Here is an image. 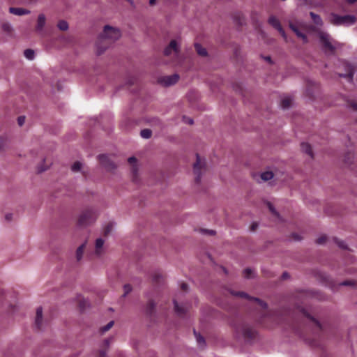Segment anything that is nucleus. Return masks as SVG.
Masks as SVG:
<instances>
[{"label":"nucleus","instance_id":"79ce46f5","mask_svg":"<svg viewBox=\"0 0 357 357\" xmlns=\"http://www.w3.org/2000/svg\"><path fill=\"white\" fill-rule=\"evenodd\" d=\"M162 275L160 273H155L153 276V281L155 283L160 282Z\"/></svg>","mask_w":357,"mask_h":357},{"label":"nucleus","instance_id":"bf43d9fd","mask_svg":"<svg viewBox=\"0 0 357 357\" xmlns=\"http://www.w3.org/2000/svg\"><path fill=\"white\" fill-rule=\"evenodd\" d=\"M109 340H107H107H105L104 341V344H105V347H108V346H109Z\"/></svg>","mask_w":357,"mask_h":357},{"label":"nucleus","instance_id":"69168bd1","mask_svg":"<svg viewBox=\"0 0 357 357\" xmlns=\"http://www.w3.org/2000/svg\"><path fill=\"white\" fill-rule=\"evenodd\" d=\"M223 270H224L225 273H227L226 269L225 268H223Z\"/></svg>","mask_w":357,"mask_h":357},{"label":"nucleus","instance_id":"603ef678","mask_svg":"<svg viewBox=\"0 0 357 357\" xmlns=\"http://www.w3.org/2000/svg\"><path fill=\"white\" fill-rule=\"evenodd\" d=\"M181 288L183 291H187L188 287V284H185V283H182L181 285Z\"/></svg>","mask_w":357,"mask_h":357},{"label":"nucleus","instance_id":"2f4dec72","mask_svg":"<svg viewBox=\"0 0 357 357\" xmlns=\"http://www.w3.org/2000/svg\"><path fill=\"white\" fill-rule=\"evenodd\" d=\"M114 321H109L106 326H105L100 328V333L102 334H103L104 333L109 331L114 326Z\"/></svg>","mask_w":357,"mask_h":357},{"label":"nucleus","instance_id":"de8ad7c7","mask_svg":"<svg viewBox=\"0 0 357 357\" xmlns=\"http://www.w3.org/2000/svg\"><path fill=\"white\" fill-rule=\"evenodd\" d=\"M6 144V139L3 137L0 138V151H1Z\"/></svg>","mask_w":357,"mask_h":357},{"label":"nucleus","instance_id":"a878e982","mask_svg":"<svg viewBox=\"0 0 357 357\" xmlns=\"http://www.w3.org/2000/svg\"><path fill=\"white\" fill-rule=\"evenodd\" d=\"M84 248H85V244L84 243V244L81 245L77 248V252H76V257H77V261H79L82 259Z\"/></svg>","mask_w":357,"mask_h":357},{"label":"nucleus","instance_id":"423d86ee","mask_svg":"<svg viewBox=\"0 0 357 357\" xmlns=\"http://www.w3.org/2000/svg\"><path fill=\"white\" fill-rule=\"evenodd\" d=\"M236 331L237 333H241L243 337L248 340H251L256 336V331L254 328L245 324L237 326Z\"/></svg>","mask_w":357,"mask_h":357},{"label":"nucleus","instance_id":"ea45409f","mask_svg":"<svg viewBox=\"0 0 357 357\" xmlns=\"http://www.w3.org/2000/svg\"><path fill=\"white\" fill-rule=\"evenodd\" d=\"M326 236H321L320 237H319L317 240H316V243L319 245H322L324 244V243H326Z\"/></svg>","mask_w":357,"mask_h":357},{"label":"nucleus","instance_id":"052dcab7","mask_svg":"<svg viewBox=\"0 0 357 357\" xmlns=\"http://www.w3.org/2000/svg\"><path fill=\"white\" fill-rule=\"evenodd\" d=\"M155 1H156V0H149V3L151 5H154Z\"/></svg>","mask_w":357,"mask_h":357},{"label":"nucleus","instance_id":"5701e85b","mask_svg":"<svg viewBox=\"0 0 357 357\" xmlns=\"http://www.w3.org/2000/svg\"><path fill=\"white\" fill-rule=\"evenodd\" d=\"M195 48L197 54L202 56H205L207 55V51L205 48L202 47V46L198 43L195 44Z\"/></svg>","mask_w":357,"mask_h":357},{"label":"nucleus","instance_id":"e2e57ef3","mask_svg":"<svg viewBox=\"0 0 357 357\" xmlns=\"http://www.w3.org/2000/svg\"><path fill=\"white\" fill-rule=\"evenodd\" d=\"M265 59H266V61H268V62H271V57H270V56H266V57L265 58Z\"/></svg>","mask_w":357,"mask_h":357},{"label":"nucleus","instance_id":"4be33fe9","mask_svg":"<svg viewBox=\"0 0 357 357\" xmlns=\"http://www.w3.org/2000/svg\"><path fill=\"white\" fill-rule=\"evenodd\" d=\"M128 162L129 164L132 165V172L133 174V179L135 181L137 177V168L135 167V164L137 162V159L135 157H130L128 159Z\"/></svg>","mask_w":357,"mask_h":357},{"label":"nucleus","instance_id":"7ed1b4c3","mask_svg":"<svg viewBox=\"0 0 357 357\" xmlns=\"http://www.w3.org/2000/svg\"><path fill=\"white\" fill-rule=\"evenodd\" d=\"M319 37L324 52L326 54H335V50L340 47V43L333 41L330 35L324 31L319 32Z\"/></svg>","mask_w":357,"mask_h":357},{"label":"nucleus","instance_id":"7c9ffc66","mask_svg":"<svg viewBox=\"0 0 357 357\" xmlns=\"http://www.w3.org/2000/svg\"><path fill=\"white\" fill-rule=\"evenodd\" d=\"M24 54L25 57L29 60H31L34 57V52L31 49H27L24 51Z\"/></svg>","mask_w":357,"mask_h":357},{"label":"nucleus","instance_id":"9b49d317","mask_svg":"<svg viewBox=\"0 0 357 357\" xmlns=\"http://www.w3.org/2000/svg\"><path fill=\"white\" fill-rule=\"evenodd\" d=\"M174 311L176 314L180 317H184L189 310V305L188 304L183 303L180 305L176 300H174Z\"/></svg>","mask_w":357,"mask_h":357},{"label":"nucleus","instance_id":"f8f14e48","mask_svg":"<svg viewBox=\"0 0 357 357\" xmlns=\"http://www.w3.org/2000/svg\"><path fill=\"white\" fill-rule=\"evenodd\" d=\"M179 52V49L177 45L176 41L174 40H172L169 45L164 50V54L165 56H169L172 53L177 56Z\"/></svg>","mask_w":357,"mask_h":357},{"label":"nucleus","instance_id":"5fc2aeb1","mask_svg":"<svg viewBox=\"0 0 357 357\" xmlns=\"http://www.w3.org/2000/svg\"><path fill=\"white\" fill-rule=\"evenodd\" d=\"M292 237L295 240V241H299L301 240V238L299 237V236L296 234H292Z\"/></svg>","mask_w":357,"mask_h":357},{"label":"nucleus","instance_id":"0eeeda50","mask_svg":"<svg viewBox=\"0 0 357 357\" xmlns=\"http://www.w3.org/2000/svg\"><path fill=\"white\" fill-rule=\"evenodd\" d=\"M196 162L193 166V172L195 175V181L197 183H199L201 181L202 177V170L205 168V162H203L199 155V154H196Z\"/></svg>","mask_w":357,"mask_h":357},{"label":"nucleus","instance_id":"72a5a7b5","mask_svg":"<svg viewBox=\"0 0 357 357\" xmlns=\"http://www.w3.org/2000/svg\"><path fill=\"white\" fill-rule=\"evenodd\" d=\"M58 27L61 31H66L68 28V24L66 21L61 20L58 23Z\"/></svg>","mask_w":357,"mask_h":357},{"label":"nucleus","instance_id":"f03ea898","mask_svg":"<svg viewBox=\"0 0 357 357\" xmlns=\"http://www.w3.org/2000/svg\"><path fill=\"white\" fill-rule=\"evenodd\" d=\"M121 36L120 31L111 26L106 25L103 33L99 36L96 43L98 54H101L109 46Z\"/></svg>","mask_w":357,"mask_h":357},{"label":"nucleus","instance_id":"e433bc0d","mask_svg":"<svg viewBox=\"0 0 357 357\" xmlns=\"http://www.w3.org/2000/svg\"><path fill=\"white\" fill-rule=\"evenodd\" d=\"M334 241H335V243L340 248H341L342 249H346L347 248V245H345V243H344V242L343 241H340V240L337 239V238H335Z\"/></svg>","mask_w":357,"mask_h":357},{"label":"nucleus","instance_id":"680f3d73","mask_svg":"<svg viewBox=\"0 0 357 357\" xmlns=\"http://www.w3.org/2000/svg\"><path fill=\"white\" fill-rule=\"evenodd\" d=\"M307 95L310 96V98H312V96L310 94V89H307Z\"/></svg>","mask_w":357,"mask_h":357},{"label":"nucleus","instance_id":"a18cd8bd","mask_svg":"<svg viewBox=\"0 0 357 357\" xmlns=\"http://www.w3.org/2000/svg\"><path fill=\"white\" fill-rule=\"evenodd\" d=\"M25 122V116H20L17 118V123L20 126H22Z\"/></svg>","mask_w":357,"mask_h":357},{"label":"nucleus","instance_id":"58836bf2","mask_svg":"<svg viewBox=\"0 0 357 357\" xmlns=\"http://www.w3.org/2000/svg\"><path fill=\"white\" fill-rule=\"evenodd\" d=\"M123 289H124L123 296H126L128 294H129L132 291V287L130 284H127L123 286Z\"/></svg>","mask_w":357,"mask_h":357},{"label":"nucleus","instance_id":"c03bdc74","mask_svg":"<svg viewBox=\"0 0 357 357\" xmlns=\"http://www.w3.org/2000/svg\"><path fill=\"white\" fill-rule=\"evenodd\" d=\"M342 286H353L354 285V281L353 280H345L340 284Z\"/></svg>","mask_w":357,"mask_h":357},{"label":"nucleus","instance_id":"c85d7f7f","mask_svg":"<svg viewBox=\"0 0 357 357\" xmlns=\"http://www.w3.org/2000/svg\"><path fill=\"white\" fill-rule=\"evenodd\" d=\"M113 229V223L109 222L103 229V234L105 236H107L110 234Z\"/></svg>","mask_w":357,"mask_h":357},{"label":"nucleus","instance_id":"393cba45","mask_svg":"<svg viewBox=\"0 0 357 357\" xmlns=\"http://www.w3.org/2000/svg\"><path fill=\"white\" fill-rule=\"evenodd\" d=\"M310 15L311 16L312 20H313L314 23L317 25H321L322 24V20L320 17L319 15L315 14L313 12H310Z\"/></svg>","mask_w":357,"mask_h":357},{"label":"nucleus","instance_id":"cd10ccee","mask_svg":"<svg viewBox=\"0 0 357 357\" xmlns=\"http://www.w3.org/2000/svg\"><path fill=\"white\" fill-rule=\"evenodd\" d=\"M152 132L149 129H143L140 132V135L144 139H149L151 137Z\"/></svg>","mask_w":357,"mask_h":357},{"label":"nucleus","instance_id":"6e6552de","mask_svg":"<svg viewBox=\"0 0 357 357\" xmlns=\"http://www.w3.org/2000/svg\"><path fill=\"white\" fill-rule=\"evenodd\" d=\"M268 23L276 30H278L280 35L283 37V38L285 40H287V35L285 33V31L282 29L280 22L277 17H275V16H271L268 18Z\"/></svg>","mask_w":357,"mask_h":357},{"label":"nucleus","instance_id":"4c0bfd02","mask_svg":"<svg viewBox=\"0 0 357 357\" xmlns=\"http://www.w3.org/2000/svg\"><path fill=\"white\" fill-rule=\"evenodd\" d=\"M252 274V270L251 268H246L245 269V271H243V276L245 278H251V275Z\"/></svg>","mask_w":357,"mask_h":357},{"label":"nucleus","instance_id":"0e129e2a","mask_svg":"<svg viewBox=\"0 0 357 357\" xmlns=\"http://www.w3.org/2000/svg\"><path fill=\"white\" fill-rule=\"evenodd\" d=\"M134 83V81L133 80H130L129 81V84H132Z\"/></svg>","mask_w":357,"mask_h":357},{"label":"nucleus","instance_id":"4468645a","mask_svg":"<svg viewBox=\"0 0 357 357\" xmlns=\"http://www.w3.org/2000/svg\"><path fill=\"white\" fill-rule=\"evenodd\" d=\"M299 311L302 313V314H303L305 317H306V318L309 319L310 321H312L314 323V324L315 325V326H316V328H317V329L318 331H321L322 330V328H321V325L320 324V323H319L317 320H316L314 317H312V316H311V315H310V314L307 312V310H305L303 307H301V308L299 309Z\"/></svg>","mask_w":357,"mask_h":357},{"label":"nucleus","instance_id":"a211bd4d","mask_svg":"<svg viewBox=\"0 0 357 357\" xmlns=\"http://www.w3.org/2000/svg\"><path fill=\"white\" fill-rule=\"evenodd\" d=\"M347 73L344 75H340L341 77H346L349 81H352L354 75V68L350 64L346 63Z\"/></svg>","mask_w":357,"mask_h":357},{"label":"nucleus","instance_id":"f257e3e1","mask_svg":"<svg viewBox=\"0 0 357 357\" xmlns=\"http://www.w3.org/2000/svg\"><path fill=\"white\" fill-rule=\"evenodd\" d=\"M229 293L234 296L245 298L249 301H254L257 305L260 307L261 310L262 311L261 312V320L260 322L264 325L266 327H271V325H268L266 323V321H270L273 324H280L284 321L287 319V317L282 315L280 313L278 312H268L267 311V304L262 301L261 300L253 298L249 296L248 294L243 292V291H236L231 290L229 291Z\"/></svg>","mask_w":357,"mask_h":357},{"label":"nucleus","instance_id":"412c9836","mask_svg":"<svg viewBox=\"0 0 357 357\" xmlns=\"http://www.w3.org/2000/svg\"><path fill=\"white\" fill-rule=\"evenodd\" d=\"M154 312L155 303L153 301H149L146 307V314L151 317L154 314Z\"/></svg>","mask_w":357,"mask_h":357},{"label":"nucleus","instance_id":"2eb2a0df","mask_svg":"<svg viewBox=\"0 0 357 357\" xmlns=\"http://www.w3.org/2000/svg\"><path fill=\"white\" fill-rule=\"evenodd\" d=\"M9 12L13 15H28L31 12L28 9H25L23 8H15V7H10L9 8Z\"/></svg>","mask_w":357,"mask_h":357},{"label":"nucleus","instance_id":"864d4df0","mask_svg":"<svg viewBox=\"0 0 357 357\" xmlns=\"http://www.w3.org/2000/svg\"><path fill=\"white\" fill-rule=\"evenodd\" d=\"M257 227H258L257 223L254 222V223L252 224V225L250 227V229H251L252 231H255L257 228Z\"/></svg>","mask_w":357,"mask_h":357},{"label":"nucleus","instance_id":"c756f323","mask_svg":"<svg viewBox=\"0 0 357 357\" xmlns=\"http://www.w3.org/2000/svg\"><path fill=\"white\" fill-rule=\"evenodd\" d=\"M78 304L80 310H84L88 305V301L83 298H79Z\"/></svg>","mask_w":357,"mask_h":357},{"label":"nucleus","instance_id":"49530a36","mask_svg":"<svg viewBox=\"0 0 357 357\" xmlns=\"http://www.w3.org/2000/svg\"><path fill=\"white\" fill-rule=\"evenodd\" d=\"M349 107L351 108L353 110L357 112V102H349Z\"/></svg>","mask_w":357,"mask_h":357},{"label":"nucleus","instance_id":"a19ab883","mask_svg":"<svg viewBox=\"0 0 357 357\" xmlns=\"http://www.w3.org/2000/svg\"><path fill=\"white\" fill-rule=\"evenodd\" d=\"M235 20L236 21L237 24L240 26L243 25V24L244 23V19L240 15L235 17Z\"/></svg>","mask_w":357,"mask_h":357},{"label":"nucleus","instance_id":"473e14b6","mask_svg":"<svg viewBox=\"0 0 357 357\" xmlns=\"http://www.w3.org/2000/svg\"><path fill=\"white\" fill-rule=\"evenodd\" d=\"M194 334L195 335L196 340H197V342L199 343V344H200V345L204 344V343H205L204 338L200 334L197 333L195 330H194Z\"/></svg>","mask_w":357,"mask_h":357},{"label":"nucleus","instance_id":"9d476101","mask_svg":"<svg viewBox=\"0 0 357 357\" xmlns=\"http://www.w3.org/2000/svg\"><path fill=\"white\" fill-rule=\"evenodd\" d=\"M98 160L101 165H102L107 170H112L116 168L115 164L109 159L107 155H99Z\"/></svg>","mask_w":357,"mask_h":357},{"label":"nucleus","instance_id":"13d9d810","mask_svg":"<svg viewBox=\"0 0 357 357\" xmlns=\"http://www.w3.org/2000/svg\"><path fill=\"white\" fill-rule=\"evenodd\" d=\"M288 277H289V274L287 273H286V272L283 273L282 275V278L283 280L287 279Z\"/></svg>","mask_w":357,"mask_h":357},{"label":"nucleus","instance_id":"6ab92c4d","mask_svg":"<svg viewBox=\"0 0 357 357\" xmlns=\"http://www.w3.org/2000/svg\"><path fill=\"white\" fill-rule=\"evenodd\" d=\"M45 16L43 14H40L38 15L37 25L36 27V31L40 32L43 30L45 24Z\"/></svg>","mask_w":357,"mask_h":357},{"label":"nucleus","instance_id":"338daca9","mask_svg":"<svg viewBox=\"0 0 357 357\" xmlns=\"http://www.w3.org/2000/svg\"><path fill=\"white\" fill-rule=\"evenodd\" d=\"M127 1H129V2H130V3H132L131 0H127Z\"/></svg>","mask_w":357,"mask_h":357},{"label":"nucleus","instance_id":"f3484780","mask_svg":"<svg viewBox=\"0 0 357 357\" xmlns=\"http://www.w3.org/2000/svg\"><path fill=\"white\" fill-rule=\"evenodd\" d=\"M104 245V240L99 238L96 241L95 244V253L97 256H100L102 253V248Z\"/></svg>","mask_w":357,"mask_h":357},{"label":"nucleus","instance_id":"ddd939ff","mask_svg":"<svg viewBox=\"0 0 357 357\" xmlns=\"http://www.w3.org/2000/svg\"><path fill=\"white\" fill-rule=\"evenodd\" d=\"M289 26V28L296 33V35L298 38H301L304 43L307 42V38L306 35L300 31L298 26L296 24L290 22Z\"/></svg>","mask_w":357,"mask_h":357},{"label":"nucleus","instance_id":"1a4fd4ad","mask_svg":"<svg viewBox=\"0 0 357 357\" xmlns=\"http://www.w3.org/2000/svg\"><path fill=\"white\" fill-rule=\"evenodd\" d=\"M179 79V76L177 74L172 75L165 76L159 79V82L165 86H169L176 84Z\"/></svg>","mask_w":357,"mask_h":357},{"label":"nucleus","instance_id":"b1692460","mask_svg":"<svg viewBox=\"0 0 357 357\" xmlns=\"http://www.w3.org/2000/svg\"><path fill=\"white\" fill-rule=\"evenodd\" d=\"M292 102V100L289 97H285L281 100V107L283 109L289 108Z\"/></svg>","mask_w":357,"mask_h":357},{"label":"nucleus","instance_id":"3c124183","mask_svg":"<svg viewBox=\"0 0 357 357\" xmlns=\"http://www.w3.org/2000/svg\"><path fill=\"white\" fill-rule=\"evenodd\" d=\"M97 357H106V353L105 351L103 350H100L99 352H98V355Z\"/></svg>","mask_w":357,"mask_h":357},{"label":"nucleus","instance_id":"09e8293b","mask_svg":"<svg viewBox=\"0 0 357 357\" xmlns=\"http://www.w3.org/2000/svg\"><path fill=\"white\" fill-rule=\"evenodd\" d=\"M183 121L190 125H192L193 123V120L189 117L183 116Z\"/></svg>","mask_w":357,"mask_h":357},{"label":"nucleus","instance_id":"bb28decb","mask_svg":"<svg viewBox=\"0 0 357 357\" xmlns=\"http://www.w3.org/2000/svg\"><path fill=\"white\" fill-rule=\"evenodd\" d=\"M273 177V174L272 172H265L261 174V179L265 181L271 180Z\"/></svg>","mask_w":357,"mask_h":357},{"label":"nucleus","instance_id":"20e7f679","mask_svg":"<svg viewBox=\"0 0 357 357\" xmlns=\"http://www.w3.org/2000/svg\"><path fill=\"white\" fill-rule=\"evenodd\" d=\"M96 218L97 214L94 208H87L79 215L77 224L80 227H86L94 222Z\"/></svg>","mask_w":357,"mask_h":357},{"label":"nucleus","instance_id":"f704fd0d","mask_svg":"<svg viewBox=\"0 0 357 357\" xmlns=\"http://www.w3.org/2000/svg\"><path fill=\"white\" fill-rule=\"evenodd\" d=\"M82 163L77 161L72 165V170L75 172H79L81 169Z\"/></svg>","mask_w":357,"mask_h":357},{"label":"nucleus","instance_id":"dca6fc26","mask_svg":"<svg viewBox=\"0 0 357 357\" xmlns=\"http://www.w3.org/2000/svg\"><path fill=\"white\" fill-rule=\"evenodd\" d=\"M43 308L39 307L36 310V316L35 320L36 326L38 330L42 328Z\"/></svg>","mask_w":357,"mask_h":357},{"label":"nucleus","instance_id":"37998d69","mask_svg":"<svg viewBox=\"0 0 357 357\" xmlns=\"http://www.w3.org/2000/svg\"><path fill=\"white\" fill-rule=\"evenodd\" d=\"M2 29H3L4 31L6 32H10L12 29L10 24L8 23L3 24Z\"/></svg>","mask_w":357,"mask_h":357},{"label":"nucleus","instance_id":"aec40b11","mask_svg":"<svg viewBox=\"0 0 357 357\" xmlns=\"http://www.w3.org/2000/svg\"><path fill=\"white\" fill-rule=\"evenodd\" d=\"M301 148L304 153H307L311 158H313V152L310 144L306 142H303L301 144Z\"/></svg>","mask_w":357,"mask_h":357},{"label":"nucleus","instance_id":"39448f33","mask_svg":"<svg viewBox=\"0 0 357 357\" xmlns=\"http://www.w3.org/2000/svg\"><path fill=\"white\" fill-rule=\"evenodd\" d=\"M356 17L353 15H338L336 14H333L331 17V22L334 25H341V24H354L356 22Z\"/></svg>","mask_w":357,"mask_h":357},{"label":"nucleus","instance_id":"4d7b16f0","mask_svg":"<svg viewBox=\"0 0 357 357\" xmlns=\"http://www.w3.org/2000/svg\"><path fill=\"white\" fill-rule=\"evenodd\" d=\"M204 231L205 233H207L210 235H214L215 234V231L213 230H204Z\"/></svg>","mask_w":357,"mask_h":357},{"label":"nucleus","instance_id":"c9c22d12","mask_svg":"<svg viewBox=\"0 0 357 357\" xmlns=\"http://www.w3.org/2000/svg\"><path fill=\"white\" fill-rule=\"evenodd\" d=\"M267 206L269 211L277 218H280L279 213L275 211L273 206L270 202H267Z\"/></svg>","mask_w":357,"mask_h":357},{"label":"nucleus","instance_id":"8fccbe9b","mask_svg":"<svg viewBox=\"0 0 357 357\" xmlns=\"http://www.w3.org/2000/svg\"><path fill=\"white\" fill-rule=\"evenodd\" d=\"M47 168H48L47 165L45 166V167H43V165H41V166L38 167V172L40 173V172H43L45 171L46 169H47Z\"/></svg>","mask_w":357,"mask_h":357},{"label":"nucleus","instance_id":"6e6d98bb","mask_svg":"<svg viewBox=\"0 0 357 357\" xmlns=\"http://www.w3.org/2000/svg\"><path fill=\"white\" fill-rule=\"evenodd\" d=\"M6 220H7L8 221H10L12 219V214L11 213H8L6 215Z\"/></svg>","mask_w":357,"mask_h":357}]
</instances>
